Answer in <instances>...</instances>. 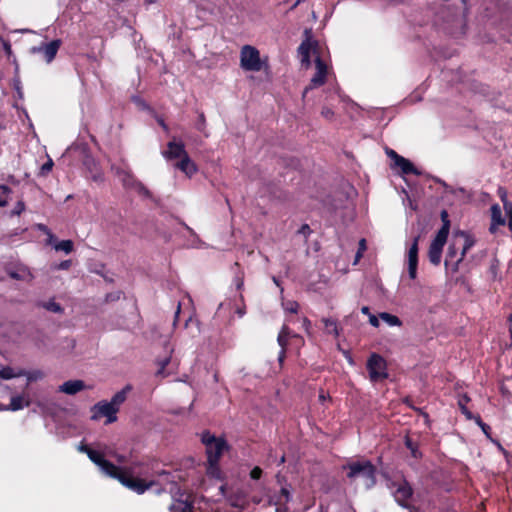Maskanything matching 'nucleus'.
<instances>
[{
	"label": "nucleus",
	"mask_w": 512,
	"mask_h": 512,
	"mask_svg": "<svg viewBox=\"0 0 512 512\" xmlns=\"http://www.w3.org/2000/svg\"><path fill=\"white\" fill-rule=\"evenodd\" d=\"M60 45V40H53L49 43L32 47L30 51L32 54H43V58L45 59V61L47 63H50L55 58Z\"/></svg>",
	"instance_id": "obj_12"
},
{
	"label": "nucleus",
	"mask_w": 512,
	"mask_h": 512,
	"mask_svg": "<svg viewBox=\"0 0 512 512\" xmlns=\"http://www.w3.org/2000/svg\"><path fill=\"white\" fill-rule=\"evenodd\" d=\"M379 318L389 326H400L402 324L401 320L397 316L387 312L380 313Z\"/></svg>",
	"instance_id": "obj_28"
},
{
	"label": "nucleus",
	"mask_w": 512,
	"mask_h": 512,
	"mask_svg": "<svg viewBox=\"0 0 512 512\" xmlns=\"http://www.w3.org/2000/svg\"><path fill=\"white\" fill-rule=\"evenodd\" d=\"M240 66L245 71H260L262 61L258 49L251 45H244L240 51Z\"/></svg>",
	"instance_id": "obj_5"
},
{
	"label": "nucleus",
	"mask_w": 512,
	"mask_h": 512,
	"mask_svg": "<svg viewBox=\"0 0 512 512\" xmlns=\"http://www.w3.org/2000/svg\"><path fill=\"white\" fill-rule=\"evenodd\" d=\"M441 220L443 222V225L440 229L446 228L445 236L448 237L449 230H450V221L448 212L446 210L441 211Z\"/></svg>",
	"instance_id": "obj_39"
},
{
	"label": "nucleus",
	"mask_w": 512,
	"mask_h": 512,
	"mask_svg": "<svg viewBox=\"0 0 512 512\" xmlns=\"http://www.w3.org/2000/svg\"><path fill=\"white\" fill-rule=\"evenodd\" d=\"M299 233L303 234L305 236L309 235L311 233V229H310L309 225H307V224L302 225L301 228L299 229Z\"/></svg>",
	"instance_id": "obj_49"
},
{
	"label": "nucleus",
	"mask_w": 512,
	"mask_h": 512,
	"mask_svg": "<svg viewBox=\"0 0 512 512\" xmlns=\"http://www.w3.org/2000/svg\"><path fill=\"white\" fill-rule=\"evenodd\" d=\"M361 312H362L363 314L367 315L368 317H369V314H371V313H370V309H369V307H368V306H363V307L361 308Z\"/></svg>",
	"instance_id": "obj_58"
},
{
	"label": "nucleus",
	"mask_w": 512,
	"mask_h": 512,
	"mask_svg": "<svg viewBox=\"0 0 512 512\" xmlns=\"http://www.w3.org/2000/svg\"><path fill=\"white\" fill-rule=\"evenodd\" d=\"M445 232L446 228L439 229L435 238L430 244L428 258L433 265H438L441 262L442 250L448 238L445 236Z\"/></svg>",
	"instance_id": "obj_10"
},
{
	"label": "nucleus",
	"mask_w": 512,
	"mask_h": 512,
	"mask_svg": "<svg viewBox=\"0 0 512 512\" xmlns=\"http://www.w3.org/2000/svg\"><path fill=\"white\" fill-rule=\"evenodd\" d=\"M498 195L503 203V208L508 218V228L512 229V202L508 200L507 192L504 188L498 189Z\"/></svg>",
	"instance_id": "obj_20"
},
{
	"label": "nucleus",
	"mask_w": 512,
	"mask_h": 512,
	"mask_svg": "<svg viewBox=\"0 0 512 512\" xmlns=\"http://www.w3.org/2000/svg\"><path fill=\"white\" fill-rule=\"evenodd\" d=\"M405 444H406V447L410 450L411 455L414 458H420L421 457V453L417 449L416 444L410 438H406Z\"/></svg>",
	"instance_id": "obj_37"
},
{
	"label": "nucleus",
	"mask_w": 512,
	"mask_h": 512,
	"mask_svg": "<svg viewBox=\"0 0 512 512\" xmlns=\"http://www.w3.org/2000/svg\"><path fill=\"white\" fill-rule=\"evenodd\" d=\"M418 240L419 236L415 237L407 251L408 274L411 279H415L417 277Z\"/></svg>",
	"instance_id": "obj_13"
},
{
	"label": "nucleus",
	"mask_w": 512,
	"mask_h": 512,
	"mask_svg": "<svg viewBox=\"0 0 512 512\" xmlns=\"http://www.w3.org/2000/svg\"><path fill=\"white\" fill-rule=\"evenodd\" d=\"M185 146L182 142H177L175 139L167 143V149L162 151V156L167 160L181 159L186 155Z\"/></svg>",
	"instance_id": "obj_15"
},
{
	"label": "nucleus",
	"mask_w": 512,
	"mask_h": 512,
	"mask_svg": "<svg viewBox=\"0 0 512 512\" xmlns=\"http://www.w3.org/2000/svg\"><path fill=\"white\" fill-rule=\"evenodd\" d=\"M218 462L219 461H208V466H207V473L212 476V477H219L220 475V470H219V467H218Z\"/></svg>",
	"instance_id": "obj_36"
},
{
	"label": "nucleus",
	"mask_w": 512,
	"mask_h": 512,
	"mask_svg": "<svg viewBox=\"0 0 512 512\" xmlns=\"http://www.w3.org/2000/svg\"><path fill=\"white\" fill-rule=\"evenodd\" d=\"M195 324L197 333L200 332L198 320H194L191 316L186 320L185 327L188 328L190 325Z\"/></svg>",
	"instance_id": "obj_45"
},
{
	"label": "nucleus",
	"mask_w": 512,
	"mask_h": 512,
	"mask_svg": "<svg viewBox=\"0 0 512 512\" xmlns=\"http://www.w3.org/2000/svg\"><path fill=\"white\" fill-rule=\"evenodd\" d=\"M175 166L189 177H191L197 171L196 164L191 160L188 154L184 155V157H182Z\"/></svg>",
	"instance_id": "obj_19"
},
{
	"label": "nucleus",
	"mask_w": 512,
	"mask_h": 512,
	"mask_svg": "<svg viewBox=\"0 0 512 512\" xmlns=\"http://www.w3.org/2000/svg\"><path fill=\"white\" fill-rule=\"evenodd\" d=\"M344 468L348 469L347 477L351 480L361 479L363 485L370 489L376 483V468L370 461H355Z\"/></svg>",
	"instance_id": "obj_3"
},
{
	"label": "nucleus",
	"mask_w": 512,
	"mask_h": 512,
	"mask_svg": "<svg viewBox=\"0 0 512 512\" xmlns=\"http://www.w3.org/2000/svg\"><path fill=\"white\" fill-rule=\"evenodd\" d=\"M362 256H363V252L357 251L353 264L356 265L359 262V260L361 259Z\"/></svg>",
	"instance_id": "obj_55"
},
{
	"label": "nucleus",
	"mask_w": 512,
	"mask_h": 512,
	"mask_svg": "<svg viewBox=\"0 0 512 512\" xmlns=\"http://www.w3.org/2000/svg\"><path fill=\"white\" fill-rule=\"evenodd\" d=\"M457 240L454 238L452 244L449 245L446 258H445V267L447 270H451L452 272H456L458 270L460 262L463 260L462 254L457 258Z\"/></svg>",
	"instance_id": "obj_14"
},
{
	"label": "nucleus",
	"mask_w": 512,
	"mask_h": 512,
	"mask_svg": "<svg viewBox=\"0 0 512 512\" xmlns=\"http://www.w3.org/2000/svg\"><path fill=\"white\" fill-rule=\"evenodd\" d=\"M395 165L401 169L403 174H418L414 165L404 157L398 158Z\"/></svg>",
	"instance_id": "obj_26"
},
{
	"label": "nucleus",
	"mask_w": 512,
	"mask_h": 512,
	"mask_svg": "<svg viewBox=\"0 0 512 512\" xmlns=\"http://www.w3.org/2000/svg\"><path fill=\"white\" fill-rule=\"evenodd\" d=\"M304 325H305V326L310 325V321H309V320H307V319H304Z\"/></svg>",
	"instance_id": "obj_63"
},
{
	"label": "nucleus",
	"mask_w": 512,
	"mask_h": 512,
	"mask_svg": "<svg viewBox=\"0 0 512 512\" xmlns=\"http://www.w3.org/2000/svg\"><path fill=\"white\" fill-rule=\"evenodd\" d=\"M30 405V400L23 395L13 396L10 401L9 409L12 411L21 410Z\"/></svg>",
	"instance_id": "obj_23"
},
{
	"label": "nucleus",
	"mask_w": 512,
	"mask_h": 512,
	"mask_svg": "<svg viewBox=\"0 0 512 512\" xmlns=\"http://www.w3.org/2000/svg\"><path fill=\"white\" fill-rule=\"evenodd\" d=\"M395 501L403 508L410 509L409 500L413 495V488L405 479L394 481L390 485Z\"/></svg>",
	"instance_id": "obj_7"
},
{
	"label": "nucleus",
	"mask_w": 512,
	"mask_h": 512,
	"mask_svg": "<svg viewBox=\"0 0 512 512\" xmlns=\"http://www.w3.org/2000/svg\"><path fill=\"white\" fill-rule=\"evenodd\" d=\"M204 124H205V119H204V115L201 114L200 115V119H199V123L197 124V129L202 131L203 130V127H204Z\"/></svg>",
	"instance_id": "obj_53"
},
{
	"label": "nucleus",
	"mask_w": 512,
	"mask_h": 512,
	"mask_svg": "<svg viewBox=\"0 0 512 512\" xmlns=\"http://www.w3.org/2000/svg\"><path fill=\"white\" fill-rule=\"evenodd\" d=\"M52 167H53V161L51 159H49L45 164L42 165L41 174L42 175L48 174L51 171Z\"/></svg>",
	"instance_id": "obj_43"
},
{
	"label": "nucleus",
	"mask_w": 512,
	"mask_h": 512,
	"mask_svg": "<svg viewBox=\"0 0 512 512\" xmlns=\"http://www.w3.org/2000/svg\"><path fill=\"white\" fill-rule=\"evenodd\" d=\"M455 239L458 241H463L462 244V257L465 256V254L474 246L475 241L474 239L468 235L467 233L461 231L455 235Z\"/></svg>",
	"instance_id": "obj_21"
},
{
	"label": "nucleus",
	"mask_w": 512,
	"mask_h": 512,
	"mask_svg": "<svg viewBox=\"0 0 512 512\" xmlns=\"http://www.w3.org/2000/svg\"><path fill=\"white\" fill-rule=\"evenodd\" d=\"M305 34L307 35V38L298 47V53L301 56L302 65L305 66L306 68L309 67L311 63L310 55H315L316 72L314 76L311 78L310 84L304 89L303 96H305L310 89L322 86L325 83L326 78L329 74L328 65L321 59L318 53L317 42H314L310 39V32L308 30L305 31Z\"/></svg>",
	"instance_id": "obj_2"
},
{
	"label": "nucleus",
	"mask_w": 512,
	"mask_h": 512,
	"mask_svg": "<svg viewBox=\"0 0 512 512\" xmlns=\"http://www.w3.org/2000/svg\"><path fill=\"white\" fill-rule=\"evenodd\" d=\"M367 249V246H366V240L363 238L359 241V244H358V251L360 252H365Z\"/></svg>",
	"instance_id": "obj_52"
},
{
	"label": "nucleus",
	"mask_w": 512,
	"mask_h": 512,
	"mask_svg": "<svg viewBox=\"0 0 512 512\" xmlns=\"http://www.w3.org/2000/svg\"><path fill=\"white\" fill-rule=\"evenodd\" d=\"M386 153L389 158H391L394 161V164L398 161V158H402V156L398 155L394 150L387 149Z\"/></svg>",
	"instance_id": "obj_44"
},
{
	"label": "nucleus",
	"mask_w": 512,
	"mask_h": 512,
	"mask_svg": "<svg viewBox=\"0 0 512 512\" xmlns=\"http://www.w3.org/2000/svg\"><path fill=\"white\" fill-rule=\"evenodd\" d=\"M366 366L372 382L382 381L388 377L386 361L379 354H371Z\"/></svg>",
	"instance_id": "obj_6"
},
{
	"label": "nucleus",
	"mask_w": 512,
	"mask_h": 512,
	"mask_svg": "<svg viewBox=\"0 0 512 512\" xmlns=\"http://www.w3.org/2000/svg\"><path fill=\"white\" fill-rule=\"evenodd\" d=\"M25 374V370L23 369H14L12 367H4L0 370V377L5 380H9L12 378L21 377Z\"/></svg>",
	"instance_id": "obj_24"
},
{
	"label": "nucleus",
	"mask_w": 512,
	"mask_h": 512,
	"mask_svg": "<svg viewBox=\"0 0 512 512\" xmlns=\"http://www.w3.org/2000/svg\"><path fill=\"white\" fill-rule=\"evenodd\" d=\"M78 451L86 453L89 459L98 466L100 471L106 476L118 479L124 486L135 491L138 494L144 493L149 488L157 485L158 482L151 480L146 482L142 479L134 478L123 473L117 466L110 461L104 459V455L95 449L89 448L87 445L81 443L78 446Z\"/></svg>",
	"instance_id": "obj_1"
},
{
	"label": "nucleus",
	"mask_w": 512,
	"mask_h": 512,
	"mask_svg": "<svg viewBox=\"0 0 512 512\" xmlns=\"http://www.w3.org/2000/svg\"><path fill=\"white\" fill-rule=\"evenodd\" d=\"M490 210H491L490 232L495 233L498 226H502L505 224V218L502 216V211L498 204L492 205Z\"/></svg>",
	"instance_id": "obj_18"
},
{
	"label": "nucleus",
	"mask_w": 512,
	"mask_h": 512,
	"mask_svg": "<svg viewBox=\"0 0 512 512\" xmlns=\"http://www.w3.org/2000/svg\"><path fill=\"white\" fill-rule=\"evenodd\" d=\"M321 114L324 118L331 119L334 115V112L330 108L324 107L321 111Z\"/></svg>",
	"instance_id": "obj_46"
},
{
	"label": "nucleus",
	"mask_w": 512,
	"mask_h": 512,
	"mask_svg": "<svg viewBox=\"0 0 512 512\" xmlns=\"http://www.w3.org/2000/svg\"><path fill=\"white\" fill-rule=\"evenodd\" d=\"M47 236H48V239H47V244H50V245H53L54 246V242H55V237L54 235L51 233V232H48L47 233Z\"/></svg>",
	"instance_id": "obj_54"
},
{
	"label": "nucleus",
	"mask_w": 512,
	"mask_h": 512,
	"mask_svg": "<svg viewBox=\"0 0 512 512\" xmlns=\"http://www.w3.org/2000/svg\"><path fill=\"white\" fill-rule=\"evenodd\" d=\"M130 389V387H126L122 389L121 391L117 392L112 399L109 401V403L119 411L120 405L126 400V394L127 391Z\"/></svg>",
	"instance_id": "obj_27"
},
{
	"label": "nucleus",
	"mask_w": 512,
	"mask_h": 512,
	"mask_svg": "<svg viewBox=\"0 0 512 512\" xmlns=\"http://www.w3.org/2000/svg\"><path fill=\"white\" fill-rule=\"evenodd\" d=\"M25 209V205L23 202L19 201L17 204H16V207L13 211L14 214L16 215H19L22 211H24Z\"/></svg>",
	"instance_id": "obj_47"
},
{
	"label": "nucleus",
	"mask_w": 512,
	"mask_h": 512,
	"mask_svg": "<svg viewBox=\"0 0 512 512\" xmlns=\"http://www.w3.org/2000/svg\"><path fill=\"white\" fill-rule=\"evenodd\" d=\"M98 451L104 455V458L106 456L114 457L119 463H122L125 459V457L123 455L114 454L111 451V449L108 448L107 446H105L103 449L98 450Z\"/></svg>",
	"instance_id": "obj_38"
},
{
	"label": "nucleus",
	"mask_w": 512,
	"mask_h": 512,
	"mask_svg": "<svg viewBox=\"0 0 512 512\" xmlns=\"http://www.w3.org/2000/svg\"><path fill=\"white\" fill-rule=\"evenodd\" d=\"M158 123L159 125L165 130L167 131L168 130V127L167 125L165 124L164 120L162 118H158Z\"/></svg>",
	"instance_id": "obj_57"
},
{
	"label": "nucleus",
	"mask_w": 512,
	"mask_h": 512,
	"mask_svg": "<svg viewBox=\"0 0 512 512\" xmlns=\"http://www.w3.org/2000/svg\"><path fill=\"white\" fill-rule=\"evenodd\" d=\"M369 323L373 327H378L379 326V319H378V317L373 315V314H369Z\"/></svg>",
	"instance_id": "obj_48"
},
{
	"label": "nucleus",
	"mask_w": 512,
	"mask_h": 512,
	"mask_svg": "<svg viewBox=\"0 0 512 512\" xmlns=\"http://www.w3.org/2000/svg\"><path fill=\"white\" fill-rule=\"evenodd\" d=\"M23 376L27 377L28 382H34L44 377V374L40 370L25 371Z\"/></svg>",
	"instance_id": "obj_35"
},
{
	"label": "nucleus",
	"mask_w": 512,
	"mask_h": 512,
	"mask_svg": "<svg viewBox=\"0 0 512 512\" xmlns=\"http://www.w3.org/2000/svg\"><path fill=\"white\" fill-rule=\"evenodd\" d=\"M469 397L467 395H463L458 400V405L460 407L461 412L466 416L467 419H474L475 416L469 411L467 408V403L469 402Z\"/></svg>",
	"instance_id": "obj_29"
},
{
	"label": "nucleus",
	"mask_w": 512,
	"mask_h": 512,
	"mask_svg": "<svg viewBox=\"0 0 512 512\" xmlns=\"http://www.w3.org/2000/svg\"><path fill=\"white\" fill-rule=\"evenodd\" d=\"M170 360H171V358H170V356H168V357H165L164 359L158 361L159 367L156 371L157 376L164 378L168 375V373H166V371H165V368L170 363Z\"/></svg>",
	"instance_id": "obj_34"
},
{
	"label": "nucleus",
	"mask_w": 512,
	"mask_h": 512,
	"mask_svg": "<svg viewBox=\"0 0 512 512\" xmlns=\"http://www.w3.org/2000/svg\"><path fill=\"white\" fill-rule=\"evenodd\" d=\"M184 227L191 237V239L188 240V247L197 249L207 248V244L199 238V236L194 232L192 228H190L186 224H184Z\"/></svg>",
	"instance_id": "obj_22"
},
{
	"label": "nucleus",
	"mask_w": 512,
	"mask_h": 512,
	"mask_svg": "<svg viewBox=\"0 0 512 512\" xmlns=\"http://www.w3.org/2000/svg\"><path fill=\"white\" fill-rule=\"evenodd\" d=\"M282 306L285 311L290 312V313H296L298 310V303L295 301L283 302Z\"/></svg>",
	"instance_id": "obj_40"
},
{
	"label": "nucleus",
	"mask_w": 512,
	"mask_h": 512,
	"mask_svg": "<svg viewBox=\"0 0 512 512\" xmlns=\"http://www.w3.org/2000/svg\"><path fill=\"white\" fill-rule=\"evenodd\" d=\"M54 249L69 254L73 250V242L71 240H62L54 244Z\"/></svg>",
	"instance_id": "obj_31"
},
{
	"label": "nucleus",
	"mask_w": 512,
	"mask_h": 512,
	"mask_svg": "<svg viewBox=\"0 0 512 512\" xmlns=\"http://www.w3.org/2000/svg\"><path fill=\"white\" fill-rule=\"evenodd\" d=\"M284 462H285V457H284V456H282V457L280 458V462H279V463H280V464H282V463H284Z\"/></svg>",
	"instance_id": "obj_64"
},
{
	"label": "nucleus",
	"mask_w": 512,
	"mask_h": 512,
	"mask_svg": "<svg viewBox=\"0 0 512 512\" xmlns=\"http://www.w3.org/2000/svg\"><path fill=\"white\" fill-rule=\"evenodd\" d=\"M11 189L6 185H0V207H5L8 203Z\"/></svg>",
	"instance_id": "obj_33"
},
{
	"label": "nucleus",
	"mask_w": 512,
	"mask_h": 512,
	"mask_svg": "<svg viewBox=\"0 0 512 512\" xmlns=\"http://www.w3.org/2000/svg\"><path fill=\"white\" fill-rule=\"evenodd\" d=\"M38 229H39L40 231H42V232L46 233V234H47L48 232H50V230L47 228V226H45V225H43V224H39V225H38Z\"/></svg>",
	"instance_id": "obj_56"
},
{
	"label": "nucleus",
	"mask_w": 512,
	"mask_h": 512,
	"mask_svg": "<svg viewBox=\"0 0 512 512\" xmlns=\"http://www.w3.org/2000/svg\"><path fill=\"white\" fill-rule=\"evenodd\" d=\"M195 496L186 492H180L170 506L172 512H193Z\"/></svg>",
	"instance_id": "obj_11"
},
{
	"label": "nucleus",
	"mask_w": 512,
	"mask_h": 512,
	"mask_svg": "<svg viewBox=\"0 0 512 512\" xmlns=\"http://www.w3.org/2000/svg\"><path fill=\"white\" fill-rule=\"evenodd\" d=\"M288 503L280 504L279 506H275V512H288Z\"/></svg>",
	"instance_id": "obj_51"
},
{
	"label": "nucleus",
	"mask_w": 512,
	"mask_h": 512,
	"mask_svg": "<svg viewBox=\"0 0 512 512\" xmlns=\"http://www.w3.org/2000/svg\"><path fill=\"white\" fill-rule=\"evenodd\" d=\"M319 399H320V401H322V402H323V401H325V400H326V396H325V394H324V393H321V394L319 395Z\"/></svg>",
	"instance_id": "obj_62"
},
{
	"label": "nucleus",
	"mask_w": 512,
	"mask_h": 512,
	"mask_svg": "<svg viewBox=\"0 0 512 512\" xmlns=\"http://www.w3.org/2000/svg\"><path fill=\"white\" fill-rule=\"evenodd\" d=\"M41 306L43 308H45L46 310L54 312V313H62L63 312V308L61 307V305L59 303L55 302L54 300H49L47 302H43L41 304Z\"/></svg>",
	"instance_id": "obj_32"
},
{
	"label": "nucleus",
	"mask_w": 512,
	"mask_h": 512,
	"mask_svg": "<svg viewBox=\"0 0 512 512\" xmlns=\"http://www.w3.org/2000/svg\"><path fill=\"white\" fill-rule=\"evenodd\" d=\"M70 266H71V261H70V260H65V261H62V262L58 265V269H60V270H66V269H68Z\"/></svg>",
	"instance_id": "obj_50"
},
{
	"label": "nucleus",
	"mask_w": 512,
	"mask_h": 512,
	"mask_svg": "<svg viewBox=\"0 0 512 512\" xmlns=\"http://www.w3.org/2000/svg\"><path fill=\"white\" fill-rule=\"evenodd\" d=\"M474 420H475V422L479 425V427L482 429V431H483L486 435H488V431L490 430L489 425H487L486 423H484V422L481 420L480 416H475Z\"/></svg>",
	"instance_id": "obj_41"
},
{
	"label": "nucleus",
	"mask_w": 512,
	"mask_h": 512,
	"mask_svg": "<svg viewBox=\"0 0 512 512\" xmlns=\"http://www.w3.org/2000/svg\"><path fill=\"white\" fill-rule=\"evenodd\" d=\"M143 1H144V4H146V5H151L156 2V0H143Z\"/></svg>",
	"instance_id": "obj_61"
},
{
	"label": "nucleus",
	"mask_w": 512,
	"mask_h": 512,
	"mask_svg": "<svg viewBox=\"0 0 512 512\" xmlns=\"http://www.w3.org/2000/svg\"><path fill=\"white\" fill-rule=\"evenodd\" d=\"M116 174L126 189H131L144 198L152 197L150 191L130 171L118 168Z\"/></svg>",
	"instance_id": "obj_8"
},
{
	"label": "nucleus",
	"mask_w": 512,
	"mask_h": 512,
	"mask_svg": "<svg viewBox=\"0 0 512 512\" xmlns=\"http://www.w3.org/2000/svg\"><path fill=\"white\" fill-rule=\"evenodd\" d=\"M262 476V469L258 466L254 467L250 472V477L253 480H258Z\"/></svg>",
	"instance_id": "obj_42"
},
{
	"label": "nucleus",
	"mask_w": 512,
	"mask_h": 512,
	"mask_svg": "<svg viewBox=\"0 0 512 512\" xmlns=\"http://www.w3.org/2000/svg\"><path fill=\"white\" fill-rule=\"evenodd\" d=\"M85 388V383L82 380H69L59 386V392L67 395H75Z\"/></svg>",
	"instance_id": "obj_16"
},
{
	"label": "nucleus",
	"mask_w": 512,
	"mask_h": 512,
	"mask_svg": "<svg viewBox=\"0 0 512 512\" xmlns=\"http://www.w3.org/2000/svg\"><path fill=\"white\" fill-rule=\"evenodd\" d=\"M292 498L291 492L288 487L284 486L279 492H275L269 497V504L273 506H279L283 503H289Z\"/></svg>",
	"instance_id": "obj_17"
},
{
	"label": "nucleus",
	"mask_w": 512,
	"mask_h": 512,
	"mask_svg": "<svg viewBox=\"0 0 512 512\" xmlns=\"http://www.w3.org/2000/svg\"><path fill=\"white\" fill-rule=\"evenodd\" d=\"M179 314H180V304H178L177 310H176V312H175L174 325L176 324V321H177V319H178Z\"/></svg>",
	"instance_id": "obj_59"
},
{
	"label": "nucleus",
	"mask_w": 512,
	"mask_h": 512,
	"mask_svg": "<svg viewBox=\"0 0 512 512\" xmlns=\"http://www.w3.org/2000/svg\"><path fill=\"white\" fill-rule=\"evenodd\" d=\"M206 447L207 461H219L223 452L227 449V443L223 438H217L210 432H204L201 438Z\"/></svg>",
	"instance_id": "obj_4"
},
{
	"label": "nucleus",
	"mask_w": 512,
	"mask_h": 512,
	"mask_svg": "<svg viewBox=\"0 0 512 512\" xmlns=\"http://www.w3.org/2000/svg\"><path fill=\"white\" fill-rule=\"evenodd\" d=\"M323 323L328 333L333 334L335 337L339 336V329L336 320L325 318L323 319Z\"/></svg>",
	"instance_id": "obj_30"
},
{
	"label": "nucleus",
	"mask_w": 512,
	"mask_h": 512,
	"mask_svg": "<svg viewBox=\"0 0 512 512\" xmlns=\"http://www.w3.org/2000/svg\"><path fill=\"white\" fill-rule=\"evenodd\" d=\"M288 336H289V329L284 326L282 328V330L280 331L279 335H278V343L279 345L281 346V351L279 353V356H278V359H279V362L282 363L283 360H284V357H285V350H284V347L286 346L287 344V339H288Z\"/></svg>",
	"instance_id": "obj_25"
},
{
	"label": "nucleus",
	"mask_w": 512,
	"mask_h": 512,
	"mask_svg": "<svg viewBox=\"0 0 512 512\" xmlns=\"http://www.w3.org/2000/svg\"><path fill=\"white\" fill-rule=\"evenodd\" d=\"M91 419L94 421L102 417L106 418V424L113 423L117 420V409L107 401H100L91 408Z\"/></svg>",
	"instance_id": "obj_9"
},
{
	"label": "nucleus",
	"mask_w": 512,
	"mask_h": 512,
	"mask_svg": "<svg viewBox=\"0 0 512 512\" xmlns=\"http://www.w3.org/2000/svg\"><path fill=\"white\" fill-rule=\"evenodd\" d=\"M159 477H165L168 480L169 474L167 472L163 471L159 474Z\"/></svg>",
	"instance_id": "obj_60"
}]
</instances>
